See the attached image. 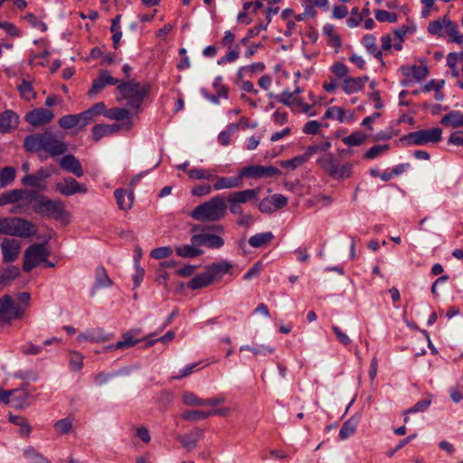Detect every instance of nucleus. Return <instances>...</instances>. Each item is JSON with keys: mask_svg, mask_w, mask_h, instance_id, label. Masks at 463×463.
I'll return each instance as SVG.
<instances>
[{"mask_svg": "<svg viewBox=\"0 0 463 463\" xmlns=\"http://www.w3.org/2000/svg\"><path fill=\"white\" fill-rule=\"evenodd\" d=\"M24 146L29 152L43 150L52 157L63 155L68 150V146L61 137L47 130L26 137Z\"/></svg>", "mask_w": 463, "mask_h": 463, "instance_id": "1", "label": "nucleus"}, {"mask_svg": "<svg viewBox=\"0 0 463 463\" xmlns=\"http://www.w3.org/2000/svg\"><path fill=\"white\" fill-rule=\"evenodd\" d=\"M27 199L33 203V210L43 217L53 218L59 221H68L70 218L65 203L60 199L52 200L34 191H28Z\"/></svg>", "mask_w": 463, "mask_h": 463, "instance_id": "2", "label": "nucleus"}, {"mask_svg": "<svg viewBox=\"0 0 463 463\" xmlns=\"http://www.w3.org/2000/svg\"><path fill=\"white\" fill-rule=\"evenodd\" d=\"M226 203L221 195H216L209 201L197 205L190 216L199 222H218L226 214Z\"/></svg>", "mask_w": 463, "mask_h": 463, "instance_id": "3", "label": "nucleus"}, {"mask_svg": "<svg viewBox=\"0 0 463 463\" xmlns=\"http://www.w3.org/2000/svg\"><path fill=\"white\" fill-rule=\"evenodd\" d=\"M117 89L121 95L118 97V99H126L128 105L132 109H139L150 92L149 84H141L135 80H119Z\"/></svg>", "mask_w": 463, "mask_h": 463, "instance_id": "4", "label": "nucleus"}, {"mask_svg": "<svg viewBox=\"0 0 463 463\" xmlns=\"http://www.w3.org/2000/svg\"><path fill=\"white\" fill-rule=\"evenodd\" d=\"M33 232V224L27 220L18 217H0V233L2 234L26 238Z\"/></svg>", "mask_w": 463, "mask_h": 463, "instance_id": "5", "label": "nucleus"}, {"mask_svg": "<svg viewBox=\"0 0 463 463\" xmlns=\"http://www.w3.org/2000/svg\"><path fill=\"white\" fill-rule=\"evenodd\" d=\"M442 129L433 128L430 129H420L409 133L402 137V140L409 146H425L428 144H436L441 140Z\"/></svg>", "mask_w": 463, "mask_h": 463, "instance_id": "6", "label": "nucleus"}, {"mask_svg": "<svg viewBox=\"0 0 463 463\" xmlns=\"http://www.w3.org/2000/svg\"><path fill=\"white\" fill-rule=\"evenodd\" d=\"M50 251L45 243H34L29 246L25 252L23 263V269L25 272L31 271L39 263L45 262Z\"/></svg>", "mask_w": 463, "mask_h": 463, "instance_id": "7", "label": "nucleus"}, {"mask_svg": "<svg viewBox=\"0 0 463 463\" xmlns=\"http://www.w3.org/2000/svg\"><path fill=\"white\" fill-rule=\"evenodd\" d=\"M24 314V308L17 305L11 296L4 295L0 298V322L21 319Z\"/></svg>", "mask_w": 463, "mask_h": 463, "instance_id": "8", "label": "nucleus"}, {"mask_svg": "<svg viewBox=\"0 0 463 463\" xmlns=\"http://www.w3.org/2000/svg\"><path fill=\"white\" fill-rule=\"evenodd\" d=\"M241 176L252 178H269L276 175H280V170L273 165H253L243 167L241 170Z\"/></svg>", "mask_w": 463, "mask_h": 463, "instance_id": "9", "label": "nucleus"}, {"mask_svg": "<svg viewBox=\"0 0 463 463\" xmlns=\"http://www.w3.org/2000/svg\"><path fill=\"white\" fill-rule=\"evenodd\" d=\"M56 190L64 196H71L76 194H86L88 189L85 184L79 183L74 178L68 176L56 183Z\"/></svg>", "mask_w": 463, "mask_h": 463, "instance_id": "10", "label": "nucleus"}, {"mask_svg": "<svg viewBox=\"0 0 463 463\" xmlns=\"http://www.w3.org/2000/svg\"><path fill=\"white\" fill-rule=\"evenodd\" d=\"M119 80L114 78L107 70L100 71L99 76L93 80L91 88L88 91L90 97H94L109 85H118Z\"/></svg>", "mask_w": 463, "mask_h": 463, "instance_id": "11", "label": "nucleus"}, {"mask_svg": "<svg viewBox=\"0 0 463 463\" xmlns=\"http://www.w3.org/2000/svg\"><path fill=\"white\" fill-rule=\"evenodd\" d=\"M190 241L197 245L199 249L202 246L210 249H220L224 245V240L221 236L206 232L194 234Z\"/></svg>", "mask_w": 463, "mask_h": 463, "instance_id": "12", "label": "nucleus"}, {"mask_svg": "<svg viewBox=\"0 0 463 463\" xmlns=\"http://www.w3.org/2000/svg\"><path fill=\"white\" fill-rule=\"evenodd\" d=\"M3 261L5 263L14 262L21 251V243L16 239L5 238L1 243Z\"/></svg>", "mask_w": 463, "mask_h": 463, "instance_id": "13", "label": "nucleus"}, {"mask_svg": "<svg viewBox=\"0 0 463 463\" xmlns=\"http://www.w3.org/2000/svg\"><path fill=\"white\" fill-rule=\"evenodd\" d=\"M213 282L220 281L225 274H232L233 264L229 260L213 262L205 267Z\"/></svg>", "mask_w": 463, "mask_h": 463, "instance_id": "14", "label": "nucleus"}, {"mask_svg": "<svg viewBox=\"0 0 463 463\" xmlns=\"http://www.w3.org/2000/svg\"><path fill=\"white\" fill-rule=\"evenodd\" d=\"M242 179L241 171L237 176H220L213 174V188L214 191L240 188L242 185Z\"/></svg>", "mask_w": 463, "mask_h": 463, "instance_id": "15", "label": "nucleus"}, {"mask_svg": "<svg viewBox=\"0 0 463 463\" xmlns=\"http://www.w3.org/2000/svg\"><path fill=\"white\" fill-rule=\"evenodd\" d=\"M54 115L52 110L39 108L29 111L25 116V120L32 126H41L52 120Z\"/></svg>", "mask_w": 463, "mask_h": 463, "instance_id": "16", "label": "nucleus"}, {"mask_svg": "<svg viewBox=\"0 0 463 463\" xmlns=\"http://www.w3.org/2000/svg\"><path fill=\"white\" fill-rule=\"evenodd\" d=\"M52 172L45 167L40 168L34 175H26L22 179V184L27 186L34 187L39 190H44V180L49 178Z\"/></svg>", "mask_w": 463, "mask_h": 463, "instance_id": "17", "label": "nucleus"}, {"mask_svg": "<svg viewBox=\"0 0 463 463\" xmlns=\"http://www.w3.org/2000/svg\"><path fill=\"white\" fill-rule=\"evenodd\" d=\"M59 164L64 171L71 173L77 177H81L84 175L81 163L73 155H65L60 159Z\"/></svg>", "mask_w": 463, "mask_h": 463, "instance_id": "18", "label": "nucleus"}, {"mask_svg": "<svg viewBox=\"0 0 463 463\" xmlns=\"http://www.w3.org/2000/svg\"><path fill=\"white\" fill-rule=\"evenodd\" d=\"M19 116L13 110H5L0 114V133H8L16 128Z\"/></svg>", "mask_w": 463, "mask_h": 463, "instance_id": "19", "label": "nucleus"}, {"mask_svg": "<svg viewBox=\"0 0 463 463\" xmlns=\"http://www.w3.org/2000/svg\"><path fill=\"white\" fill-rule=\"evenodd\" d=\"M79 342L102 343L109 339V335L100 328L88 329L78 335Z\"/></svg>", "mask_w": 463, "mask_h": 463, "instance_id": "20", "label": "nucleus"}, {"mask_svg": "<svg viewBox=\"0 0 463 463\" xmlns=\"http://www.w3.org/2000/svg\"><path fill=\"white\" fill-rule=\"evenodd\" d=\"M28 383L24 384L21 388L11 390L12 406L15 409H23L28 405V398L30 392L27 390Z\"/></svg>", "mask_w": 463, "mask_h": 463, "instance_id": "21", "label": "nucleus"}, {"mask_svg": "<svg viewBox=\"0 0 463 463\" xmlns=\"http://www.w3.org/2000/svg\"><path fill=\"white\" fill-rule=\"evenodd\" d=\"M369 80L367 76L364 77H346L344 80L342 88L346 94H352L363 90L365 82Z\"/></svg>", "mask_w": 463, "mask_h": 463, "instance_id": "22", "label": "nucleus"}, {"mask_svg": "<svg viewBox=\"0 0 463 463\" xmlns=\"http://www.w3.org/2000/svg\"><path fill=\"white\" fill-rule=\"evenodd\" d=\"M114 195L120 210L128 211L132 208L134 203V194L132 191L118 188L115 190Z\"/></svg>", "mask_w": 463, "mask_h": 463, "instance_id": "23", "label": "nucleus"}, {"mask_svg": "<svg viewBox=\"0 0 463 463\" xmlns=\"http://www.w3.org/2000/svg\"><path fill=\"white\" fill-rule=\"evenodd\" d=\"M447 66L449 70L447 71L448 75H450L453 78H459V70L458 69V64H462L463 62V52H449L446 58Z\"/></svg>", "mask_w": 463, "mask_h": 463, "instance_id": "24", "label": "nucleus"}, {"mask_svg": "<svg viewBox=\"0 0 463 463\" xmlns=\"http://www.w3.org/2000/svg\"><path fill=\"white\" fill-rule=\"evenodd\" d=\"M121 125L119 124H99L92 128L93 139L99 141L102 137L113 135L119 131Z\"/></svg>", "mask_w": 463, "mask_h": 463, "instance_id": "25", "label": "nucleus"}, {"mask_svg": "<svg viewBox=\"0 0 463 463\" xmlns=\"http://www.w3.org/2000/svg\"><path fill=\"white\" fill-rule=\"evenodd\" d=\"M259 194L258 189H246L231 193L227 198L228 202H234L239 204L246 203L250 200L257 197Z\"/></svg>", "mask_w": 463, "mask_h": 463, "instance_id": "26", "label": "nucleus"}, {"mask_svg": "<svg viewBox=\"0 0 463 463\" xmlns=\"http://www.w3.org/2000/svg\"><path fill=\"white\" fill-rule=\"evenodd\" d=\"M176 255L184 259H194L203 253L202 249L190 241V244H183L175 247Z\"/></svg>", "mask_w": 463, "mask_h": 463, "instance_id": "27", "label": "nucleus"}, {"mask_svg": "<svg viewBox=\"0 0 463 463\" xmlns=\"http://www.w3.org/2000/svg\"><path fill=\"white\" fill-rule=\"evenodd\" d=\"M401 71L406 77H412L418 81L424 80L429 74L427 66L407 65L402 66Z\"/></svg>", "mask_w": 463, "mask_h": 463, "instance_id": "28", "label": "nucleus"}, {"mask_svg": "<svg viewBox=\"0 0 463 463\" xmlns=\"http://www.w3.org/2000/svg\"><path fill=\"white\" fill-rule=\"evenodd\" d=\"M213 283L212 277L206 269L204 271L194 276L188 283L187 287L191 289H199L203 288H206Z\"/></svg>", "mask_w": 463, "mask_h": 463, "instance_id": "29", "label": "nucleus"}, {"mask_svg": "<svg viewBox=\"0 0 463 463\" xmlns=\"http://www.w3.org/2000/svg\"><path fill=\"white\" fill-rule=\"evenodd\" d=\"M360 417L354 415L344 422L339 431V438L345 440L354 434Z\"/></svg>", "mask_w": 463, "mask_h": 463, "instance_id": "30", "label": "nucleus"}, {"mask_svg": "<svg viewBox=\"0 0 463 463\" xmlns=\"http://www.w3.org/2000/svg\"><path fill=\"white\" fill-rule=\"evenodd\" d=\"M20 276V269L15 266H8L0 270V288L9 285Z\"/></svg>", "mask_w": 463, "mask_h": 463, "instance_id": "31", "label": "nucleus"}, {"mask_svg": "<svg viewBox=\"0 0 463 463\" xmlns=\"http://www.w3.org/2000/svg\"><path fill=\"white\" fill-rule=\"evenodd\" d=\"M318 165L324 169V171L330 176L335 174L337 163L333 154H325L317 159Z\"/></svg>", "mask_w": 463, "mask_h": 463, "instance_id": "32", "label": "nucleus"}, {"mask_svg": "<svg viewBox=\"0 0 463 463\" xmlns=\"http://www.w3.org/2000/svg\"><path fill=\"white\" fill-rule=\"evenodd\" d=\"M362 43L370 54L383 62V53L377 48L376 38L373 34H365L362 39Z\"/></svg>", "mask_w": 463, "mask_h": 463, "instance_id": "33", "label": "nucleus"}, {"mask_svg": "<svg viewBox=\"0 0 463 463\" xmlns=\"http://www.w3.org/2000/svg\"><path fill=\"white\" fill-rule=\"evenodd\" d=\"M273 239V233L271 232H266L251 236L248 241L252 248H260L269 244Z\"/></svg>", "mask_w": 463, "mask_h": 463, "instance_id": "34", "label": "nucleus"}, {"mask_svg": "<svg viewBox=\"0 0 463 463\" xmlns=\"http://www.w3.org/2000/svg\"><path fill=\"white\" fill-rule=\"evenodd\" d=\"M27 193L28 192L24 191L22 189H14L5 194H0V206L16 203L23 199L24 194L27 195Z\"/></svg>", "mask_w": 463, "mask_h": 463, "instance_id": "35", "label": "nucleus"}, {"mask_svg": "<svg viewBox=\"0 0 463 463\" xmlns=\"http://www.w3.org/2000/svg\"><path fill=\"white\" fill-rule=\"evenodd\" d=\"M440 123L453 128L463 127V114L458 110L450 111L442 117Z\"/></svg>", "mask_w": 463, "mask_h": 463, "instance_id": "36", "label": "nucleus"}, {"mask_svg": "<svg viewBox=\"0 0 463 463\" xmlns=\"http://www.w3.org/2000/svg\"><path fill=\"white\" fill-rule=\"evenodd\" d=\"M323 33L328 37V44L335 48V52H337L341 47V37L335 32V27L332 24H326L323 27Z\"/></svg>", "mask_w": 463, "mask_h": 463, "instance_id": "37", "label": "nucleus"}, {"mask_svg": "<svg viewBox=\"0 0 463 463\" xmlns=\"http://www.w3.org/2000/svg\"><path fill=\"white\" fill-rule=\"evenodd\" d=\"M140 332V329H135L126 332L125 334H123L122 339L116 343V346H118V348L120 349H127L131 346H134L139 342V340L135 339L134 335H139Z\"/></svg>", "mask_w": 463, "mask_h": 463, "instance_id": "38", "label": "nucleus"}, {"mask_svg": "<svg viewBox=\"0 0 463 463\" xmlns=\"http://www.w3.org/2000/svg\"><path fill=\"white\" fill-rule=\"evenodd\" d=\"M445 23L444 32L451 38L452 42L461 43L463 35L459 34L457 24L452 22L447 15H445Z\"/></svg>", "mask_w": 463, "mask_h": 463, "instance_id": "39", "label": "nucleus"}, {"mask_svg": "<svg viewBox=\"0 0 463 463\" xmlns=\"http://www.w3.org/2000/svg\"><path fill=\"white\" fill-rule=\"evenodd\" d=\"M95 286L97 288H108L112 285V281L109 279L106 269L102 266H99L95 271Z\"/></svg>", "mask_w": 463, "mask_h": 463, "instance_id": "40", "label": "nucleus"}, {"mask_svg": "<svg viewBox=\"0 0 463 463\" xmlns=\"http://www.w3.org/2000/svg\"><path fill=\"white\" fill-rule=\"evenodd\" d=\"M17 90L20 93L22 99L30 101L36 97V93L30 81L23 80L21 84L17 86Z\"/></svg>", "mask_w": 463, "mask_h": 463, "instance_id": "41", "label": "nucleus"}, {"mask_svg": "<svg viewBox=\"0 0 463 463\" xmlns=\"http://www.w3.org/2000/svg\"><path fill=\"white\" fill-rule=\"evenodd\" d=\"M188 176L194 180H212L213 171L204 168H192L187 171Z\"/></svg>", "mask_w": 463, "mask_h": 463, "instance_id": "42", "label": "nucleus"}, {"mask_svg": "<svg viewBox=\"0 0 463 463\" xmlns=\"http://www.w3.org/2000/svg\"><path fill=\"white\" fill-rule=\"evenodd\" d=\"M15 178V170L12 166H5L0 170V188L9 185Z\"/></svg>", "mask_w": 463, "mask_h": 463, "instance_id": "43", "label": "nucleus"}, {"mask_svg": "<svg viewBox=\"0 0 463 463\" xmlns=\"http://www.w3.org/2000/svg\"><path fill=\"white\" fill-rule=\"evenodd\" d=\"M24 458L30 463H51L45 457L40 454L33 447H29L24 450Z\"/></svg>", "mask_w": 463, "mask_h": 463, "instance_id": "44", "label": "nucleus"}, {"mask_svg": "<svg viewBox=\"0 0 463 463\" xmlns=\"http://www.w3.org/2000/svg\"><path fill=\"white\" fill-rule=\"evenodd\" d=\"M59 126L63 129H71L74 127L80 128V122L78 114L65 115L60 118Z\"/></svg>", "mask_w": 463, "mask_h": 463, "instance_id": "45", "label": "nucleus"}, {"mask_svg": "<svg viewBox=\"0 0 463 463\" xmlns=\"http://www.w3.org/2000/svg\"><path fill=\"white\" fill-rule=\"evenodd\" d=\"M129 115H130L129 111L124 108H114V109H108L105 112L106 118H108L109 119L117 120V121H121L126 118H128Z\"/></svg>", "mask_w": 463, "mask_h": 463, "instance_id": "46", "label": "nucleus"}, {"mask_svg": "<svg viewBox=\"0 0 463 463\" xmlns=\"http://www.w3.org/2000/svg\"><path fill=\"white\" fill-rule=\"evenodd\" d=\"M445 15L442 18L431 21L428 25V32L436 36H443L445 29Z\"/></svg>", "mask_w": 463, "mask_h": 463, "instance_id": "47", "label": "nucleus"}, {"mask_svg": "<svg viewBox=\"0 0 463 463\" xmlns=\"http://www.w3.org/2000/svg\"><path fill=\"white\" fill-rule=\"evenodd\" d=\"M333 118L336 119L339 122L345 121V110L340 107H330L326 109L323 116V119Z\"/></svg>", "mask_w": 463, "mask_h": 463, "instance_id": "48", "label": "nucleus"}, {"mask_svg": "<svg viewBox=\"0 0 463 463\" xmlns=\"http://www.w3.org/2000/svg\"><path fill=\"white\" fill-rule=\"evenodd\" d=\"M212 416V412L203 411H188L181 415V418L188 421L205 420Z\"/></svg>", "mask_w": 463, "mask_h": 463, "instance_id": "49", "label": "nucleus"}, {"mask_svg": "<svg viewBox=\"0 0 463 463\" xmlns=\"http://www.w3.org/2000/svg\"><path fill=\"white\" fill-rule=\"evenodd\" d=\"M365 139H366L365 134H364L360 131H356V132L350 134L347 137H345L343 138V142L345 145H346L348 146H359V145L363 144L365 141Z\"/></svg>", "mask_w": 463, "mask_h": 463, "instance_id": "50", "label": "nucleus"}, {"mask_svg": "<svg viewBox=\"0 0 463 463\" xmlns=\"http://www.w3.org/2000/svg\"><path fill=\"white\" fill-rule=\"evenodd\" d=\"M183 402L187 406H204L205 399L199 398L192 392H184L182 394Z\"/></svg>", "mask_w": 463, "mask_h": 463, "instance_id": "51", "label": "nucleus"}, {"mask_svg": "<svg viewBox=\"0 0 463 463\" xmlns=\"http://www.w3.org/2000/svg\"><path fill=\"white\" fill-rule=\"evenodd\" d=\"M73 420L71 417L61 419L54 423V429L59 434H67L72 429Z\"/></svg>", "mask_w": 463, "mask_h": 463, "instance_id": "52", "label": "nucleus"}, {"mask_svg": "<svg viewBox=\"0 0 463 463\" xmlns=\"http://www.w3.org/2000/svg\"><path fill=\"white\" fill-rule=\"evenodd\" d=\"M353 173V165L350 163L345 164L340 167L337 165L335 174H333L331 177L335 179L349 178Z\"/></svg>", "mask_w": 463, "mask_h": 463, "instance_id": "53", "label": "nucleus"}, {"mask_svg": "<svg viewBox=\"0 0 463 463\" xmlns=\"http://www.w3.org/2000/svg\"><path fill=\"white\" fill-rule=\"evenodd\" d=\"M389 149H390L389 144L376 145V146H372L369 150L366 151V153L364 154V157L366 159L371 160V159L377 157L381 154L388 151Z\"/></svg>", "mask_w": 463, "mask_h": 463, "instance_id": "54", "label": "nucleus"}, {"mask_svg": "<svg viewBox=\"0 0 463 463\" xmlns=\"http://www.w3.org/2000/svg\"><path fill=\"white\" fill-rule=\"evenodd\" d=\"M173 254V249L170 246L159 247L150 251V257L156 260L168 258Z\"/></svg>", "mask_w": 463, "mask_h": 463, "instance_id": "55", "label": "nucleus"}, {"mask_svg": "<svg viewBox=\"0 0 463 463\" xmlns=\"http://www.w3.org/2000/svg\"><path fill=\"white\" fill-rule=\"evenodd\" d=\"M307 160V156H296L290 160L281 161L280 165L285 168L296 169Z\"/></svg>", "mask_w": 463, "mask_h": 463, "instance_id": "56", "label": "nucleus"}, {"mask_svg": "<svg viewBox=\"0 0 463 463\" xmlns=\"http://www.w3.org/2000/svg\"><path fill=\"white\" fill-rule=\"evenodd\" d=\"M277 99L279 102L286 106H290L292 104L296 105L297 99H299V98H297L295 93H292L289 90H284L280 95L277 97Z\"/></svg>", "mask_w": 463, "mask_h": 463, "instance_id": "57", "label": "nucleus"}, {"mask_svg": "<svg viewBox=\"0 0 463 463\" xmlns=\"http://www.w3.org/2000/svg\"><path fill=\"white\" fill-rule=\"evenodd\" d=\"M239 55H240L239 46L237 45L236 48H234V49H231L230 48V50L227 52V54L222 56V57H221L217 61V63L219 65H222V64H225V63H228V62H233L236 60H238Z\"/></svg>", "mask_w": 463, "mask_h": 463, "instance_id": "58", "label": "nucleus"}, {"mask_svg": "<svg viewBox=\"0 0 463 463\" xmlns=\"http://www.w3.org/2000/svg\"><path fill=\"white\" fill-rule=\"evenodd\" d=\"M20 351L24 355H37L40 353H42L43 348H42V346L36 345L33 344L32 342H28L20 347Z\"/></svg>", "mask_w": 463, "mask_h": 463, "instance_id": "59", "label": "nucleus"}, {"mask_svg": "<svg viewBox=\"0 0 463 463\" xmlns=\"http://www.w3.org/2000/svg\"><path fill=\"white\" fill-rule=\"evenodd\" d=\"M375 18L379 22L395 23L397 21V14L384 10H377L375 11Z\"/></svg>", "mask_w": 463, "mask_h": 463, "instance_id": "60", "label": "nucleus"}, {"mask_svg": "<svg viewBox=\"0 0 463 463\" xmlns=\"http://www.w3.org/2000/svg\"><path fill=\"white\" fill-rule=\"evenodd\" d=\"M270 203L272 206H274V211L284 208L288 204V198L282 194H276L269 197Z\"/></svg>", "mask_w": 463, "mask_h": 463, "instance_id": "61", "label": "nucleus"}, {"mask_svg": "<svg viewBox=\"0 0 463 463\" xmlns=\"http://www.w3.org/2000/svg\"><path fill=\"white\" fill-rule=\"evenodd\" d=\"M9 420L14 424L18 425L21 428H24V435L29 436L31 432V427L28 420L22 416L11 415Z\"/></svg>", "mask_w": 463, "mask_h": 463, "instance_id": "62", "label": "nucleus"}, {"mask_svg": "<svg viewBox=\"0 0 463 463\" xmlns=\"http://www.w3.org/2000/svg\"><path fill=\"white\" fill-rule=\"evenodd\" d=\"M177 439L181 442L183 447L191 450L194 449L197 445V439L194 438L193 435H180Z\"/></svg>", "mask_w": 463, "mask_h": 463, "instance_id": "63", "label": "nucleus"}, {"mask_svg": "<svg viewBox=\"0 0 463 463\" xmlns=\"http://www.w3.org/2000/svg\"><path fill=\"white\" fill-rule=\"evenodd\" d=\"M431 401L428 399H422L416 402L411 408L405 411L404 413H415V412H421L428 409V407L430 405Z\"/></svg>", "mask_w": 463, "mask_h": 463, "instance_id": "64", "label": "nucleus"}]
</instances>
